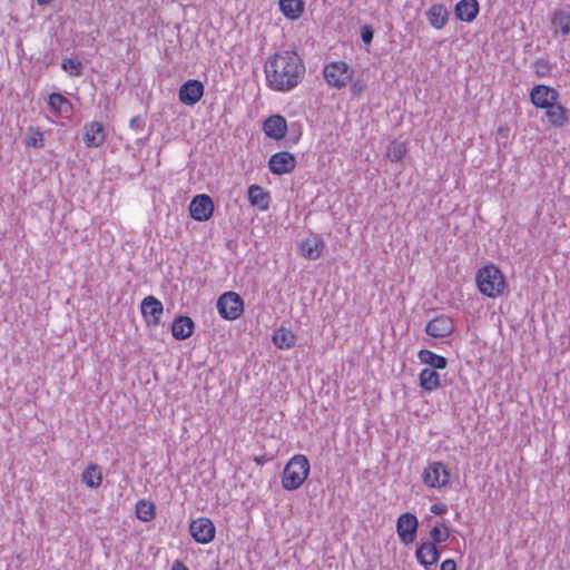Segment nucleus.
Instances as JSON below:
<instances>
[{
    "label": "nucleus",
    "mask_w": 570,
    "mask_h": 570,
    "mask_svg": "<svg viewBox=\"0 0 570 570\" xmlns=\"http://www.w3.org/2000/svg\"><path fill=\"white\" fill-rule=\"evenodd\" d=\"M305 66L295 51H283L269 57L265 62L268 86L277 91H289L304 77Z\"/></svg>",
    "instance_id": "obj_1"
},
{
    "label": "nucleus",
    "mask_w": 570,
    "mask_h": 570,
    "mask_svg": "<svg viewBox=\"0 0 570 570\" xmlns=\"http://www.w3.org/2000/svg\"><path fill=\"white\" fill-rule=\"evenodd\" d=\"M309 461L303 454L294 455L285 465L282 474V487L287 491L298 489L309 474Z\"/></svg>",
    "instance_id": "obj_2"
},
{
    "label": "nucleus",
    "mask_w": 570,
    "mask_h": 570,
    "mask_svg": "<svg viewBox=\"0 0 570 570\" xmlns=\"http://www.w3.org/2000/svg\"><path fill=\"white\" fill-rule=\"evenodd\" d=\"M476 284L483 295L497 297L503 293L505 279L497 266L487 265L478 271Z\"/></svg>",
    "instance_id": "obj_3"
},
{
    "label": "nucleus",
    "mask_w": 570,
    "mask_h": 570,
    "mask_svg": "<svg viewBox=\"0 0 570 570\" xmlns=\"http://www.w3.org/2000/svg\"><path fill=\"white\" fill-rule=\"evenodd\" d=\"M323 76L330 87L344 88L353 77V69L345 61L325 65Z\"/></svg>",
    "instance_id": "obj_4"
},
{
    "label": "nucleus",
    "mask_w": 570,
    "mask_h": 570,
    "mask_svg": "<svg viewBox=\"0 0 570 570\" xmlns=\"http://www.w3.org/2000/svg\"><path fill=\"white\" fill-rule=\"evenodd\" d=\"M217 309L224 320H237L244 312V301L235 292H225L217 299Z\"/></svg>",
    "instance_id": "obj_5"
},
{
    "label": "nucleus",
    "mask_w": 570,
    "mask_h": 570,
    "mask_svg": "<svg viewBox=\"0 0 570 570\" xmlns=\"http://www.w3.org/2000/svg\"><path fill=\"white\" fill-rule=\"evenodd\" d=\"M423 482L430 488H442L449 483L450 472L444 463L434 461L424 469Z\"/></svg>",
    "instance_id": "obj_6"
},
{
    "label": "nucleus",
    "mask_w": 570,
    "mask_h": 570,
    "mask_svg": "<svg viewBox=\"0 0 570 570\" xmlns=\"http://www.w3.org/2000/svg\"><path fill=\"white\" fill-rule=\"evenodd\" d=\"M419 520L415 514L405 512L396 521V533L404 544L412 543L417 533Z\"/></svg>",
    "instance_id": "obj_7"
},
{
    "label": "nucleus",
    "mask_w": 570,
    "mask_h": 570,
    "mask_svg": "<svg viewBox=\"0 0 570 570\" xmlns=\"http://www.w3.org/2000/svg\"><path fill=\"white\" fill-rule=\"evenodd\" d=\"M189 532L197 543L207 544L215 538L216 528L208 518H198L189 524Z\"/></svg>",
    "instance_id": "obj_8"
},
{
    "label": "nucleus",
    "mask_w": 570,
    "mask_h": 570,
    "mask_svg": "<svg viewBox=\"0 0 570 570\" xmlns=\"http://www.w3.org/2000/svg\"><path fill=\"white\" fill-rule=\"evenodd\" d=\"M560 98L558 90L546 85H535L530 91L531 104L539 109L551 107Z\"/></svg>",
    "instance_id": "obj_9"
},
{
    "label": "nucleus",
    "mask_w": 570,
    "mask_h": 570,
    "mask_svg": "<svg viewBox=\"0 0 570 570\" xmlns=\"http://www.w3.org/2000/svg\"><path fill=\"white\" fill-rule=\"evenodd\" d=\"M296 165V157L288 151H277L268 160L269 170L278 176L292 173Z\"/></svg>",
    "instance_id": "obj_10"
},
{
    "label": "nucleus",
    "mask_w": 570,
    "mask_h": 570,
    "mask_svg": "<svg viewBox=\"0 0 570 570\" xmlns=\"http://www.w3.org/2000/svg\"><path fill=\"white\" fill-rule=\"evenodd\" d=\"M214 203L206 194L195 196L189 204L191 218L197 222H206L213 216Z\"/></svg>",
    "instance_id": "obj_11"
},
{
    "label": "nucleus",
    "mask_w": 570,
    "mask_h": 570,
    "mask_svg": "<svg viewBox=\"0 0 570 570\" xmlns=\"http://www.w3.org/2000/svg\"><path fill=\"white\" fill-rule=\"evenodd\" d=\"M141 314L148 326H157L164 313L163 303L153 295L146 296L140 304Z\"/></svg>",
    "instance_id": "obj_12"
},
{
    "label": "nucleus",
    "mask_w": 570,
    "mask_h": 570,
    "mask_svg": "<svg viewBox=\"0 0 570 570\" xmlns=\"http://www.w3.org/2000/svg\"><path fill=\"white\" fill-rule=\"evenodd\" d=\"M204 85L197 79H190L184 82L178 91L180 102L186 106L196 105L204 96Z\"/></svg>",
    "instance_id": "obj_13"
},
{
    "label": "nucleus",
    "mask_w": 570,
    "mask_h": 570,
    "mask_svg": "<svg viewBox=\"0 0 570 570\" xmlns=\"http://www.w3.org/2000/svg\"><path fill=\"white\" fill-rule=\"evenodd\" d=\"M425 333L434 338H443L454 331V323L446 315H438L425 325Z\"/></svg>",
    "instance_id": "obj_14"
},
{
    "label": "nucleus",
    "mask_w": 570,
    "mask_h": 570,
    "mask_svg": "<svg viewBox=\"0 0 570 570\" xmlns=\"http://www.w3.org/2000/svg\"><path fill=\"white\" fill-rule=\"evenodd\" d=\"M325 248L324 239L314 233L304 238L299 244V253L304 258L315 261L321 257Z\"/></svg>",
    "instance_id": "obj_15"
},
{
    "label": "nucleus",
    "mask_w": 570,
    "mask_h": 570,
    "mask_svg": "<svg viewBox=\"0 0 570 570\" xmlns=\"http://www.w3.org/2000/svg\"><path fill=\"white\" fill-rule=\"evenodd\" d=\"M82 140L88 148L101 146L106 140L104 125L97 120L86 124L83 127Z\"/></svg>",
    "instance_id": "obj_16"
},
{
    "label": "nucleus",
    "mask_w": 570,
    "mask_h": 570,
    "mask_svg": "<svg viewBox=\"0 0 570 570\" xmlns=\"http://www.w3.org/2000/svg\"><path fill=\"white\" fill-rule=\"evenodd\" d=\"M263 130L268 138L281 140L287 132V121L281 115H272L264 121Z\"/></svg>",
    "instance_id": "obj_17"
},
{
    "label": "nucleus",
    "mask_w": 570,
    "mask_h": 570,
    "mask_svg": "<svg viewBox=\"0 0 570 570\" xmlns=\"http://www.w3.org/2000/svg\"><path fill=\"white\" fill-rule=\"evenodd\" d=\"M441 556V551L438 549L436 544L430 541H424L417 546L415 551V557L420 564L425 568L435 564Z\"/></svg>",
    "instance_id": "obj_18"
},
{
    "label": "nucleus",
    "mask_w": 570,
    "mask_h": 570,
    "mask_svg": "<svg viewBox=\"0 0 570 570\" xmlns=\"http://www.w3.org/2000/svg\"><path fill=\"white\" fill-rule=\"evenodd\" d=\"M569 109H567L558 101L551 104V107L546 108V116L548 118V121L552 127L556 128H563L569 124Z\"/></svg>",
    "instance_id": "obj_19"
},
{
    "label": "nucleus",
    "mask_w": 570,
    "mask_h": 570,
    "mask_svg": "<svg viewBox=\"0 0 570 570\" xmlns=\"http://www.w3.org/2000/svg\"><path fill=\"white\" fill-rule=\"evenodd\" d=\"M480 11L478 0H460L454 7L455 18L463 22L475 20Z\"/></svg>",
    "instance_id": "obj_20"
},
{
    "label": "nucleus",
    "mask_w": 570,
    "mask_h": 570,
    "mask_svg": "<svg viewBox=\"0 0 570 570\" xmlns=\"http://www.w3.org/2000/svg\"><path fill=\"white\" fill-rule=\"evenodd\" d=\"M195 330L194 321L186 315H178L171 324V334L178 341L190 337Z\"/></svg>",
    "instance_id": "obj_21"
},
{
    "label": "nucleus",
    "mask_w": 570,
    "mask_h": 570,
    "mask_svg": "<svg viewBox=\"0 0 570 570\" xmlns=\"http://www.w3.org/2000/svg\"><path fill=\"white\" fill-rule=\"evenodd\" d=\"M449 11L442 3L432 4L426 11L429 23L435 29H442L449 21Z\"/></svg>",
    "instance_id": "obj_22"
},
{
    "label": "nucleus",
    "mask_w": 570,
    "mask_h": 570,
    "mask_svg": "<svg viewBox=\"0 0 570 570\" xmlns=\"http://www.w3.org/2000/svg\"><path fill=\"white\" fill-rule=\"evenodd\" d=\"M279 11L289 20H297L305 10L303 0H278Z\"/></svg>",
    "instance_id": "obj_23"
},
{
    "label": "nucleus",
    "mask_w": 570,
    "mask_h": 570,
    "mask_svg": "<svg viewBox=\"0 0 570 570\" xmlns=\"http://www.w3.org/2000/svg\"><path fill=\"white\" fill-rule=\"evenodd\" d=\"M247 194L252 206L257 207L259 210L268 209L271 196L262 186L250 185Z\"/></svg>",
    "instance_id": "obj_24"
},
{
    "label": "nucleus",
    "mask_w": 570,
    "mask_h": 570,
    "mask_svg": "<svg viewBox=\"0 0 570 570\" xmlns=\"http://www.w3.org/2000/svg\"><path fill=\"white\" fill-rule=\"evenodd\" d=\"M421 363L429 365L432 370H443L448 366V358L435 354L430 350H421L417 353Z\"/></svg>",
    "instance_id": "obj_25"
},
{
    "label": "nucleus",
    "mask_w": 570,
    "mask_h": 570,
    "mask_svg": "<svg viewBox=\"0 0 570 570\" xmlns=\"http://www.w3.org/2000/svg\"><path fill=\"white\" fill-rule=\"evenodd\" d=\"M420 386L426 391L432 392L441 386L440 374L432 368H423L419 375Z\"/></svg>",
    "instance_id": "obj_26"
},
{
    "label": "nucleus",
    "mask_w": 570,
    "mask_h": 570,
    "mask_svg": "<svg viewBox=\"0 0 570 570\" xmlns=\"http://www.w3.org/2000/svg\"><path fill=\"white\" fill-rule=\"evenodd\" d=\"M81 480L88 488L97 489L100 487L102 475L99 466L95 463H90L82 472Z\"/></svg>",
    "instance_id": "obj_27"
},
{
    "label": "nucleus",
    "mask_w": 570,
    "mask_h": 570,
    "mask_svg": "<svg viewBox=\"0 0 570 570\" xmlns=\"http://www.w3.org/2000/svg\"><path fill=\"white\" fill-rule=\"evenodd\" d=\"M273 343L281 350L291 348L295 344V335L291 330L281 327L275 331L273 335Z\"/></svg>",
    "instance_id": "obj_28"
},
{
    "label": "nucleus",
    "mask_w": 570,
    "mask_h": 570,
    "mask_svg": "<svg viewBox=\"0 0 570 570\" xmlns=\"http://www.w3.org/2000/svg\"><path fill=\"white\" fill-rule=\"evenodd\" d=\"M136 515L141 521H151L156 517V507L153 502L139 500L136 504Z\"/></svg>",
    "instance_id": "obj_29"
},
{
    "label": "nucleus",
    "mask_w": 570,
    "mask_h": 570,
    "mask_svg": "<svg viewBox=\"0 0 570 570\" xmlns=\"http://www.w3.org/2000/svg\"><path fill=\"white\" fill-rule=\"evenodd\" d=\"M406 151H407V149H406V146L404 142L399 141V140H393L389 144V146L386 148V156L391 161L397 163L403 159Z\"/></svg>",
    "instance_id": "obj_30"
},
{
    "label": "nucleus",
    "mask_w": 570,
    "mask_h": 570,
    "mask_svg": "<svg viewBox=\"0 0 570 570\" xmlns=\"http://www.w3.org/2000/svg\"><path fill=\"white\" fill-rule=\"evenodd\" d=\"M48 104L51 109L59 112H67L71 109L70 101L59 92H52L49 95Z\"/></svg>",
    "instance_id": "obj_31"
},
{
    "label": "nucleus",
    "mask_w": 570,
    "mask_h": 570,
    "mask_svg": "<svg viewBox=\"0 0 570 570\" xmlns=\"http://www.w3.org/2000/svg\"><path fill=\"white\" fill-rule=\"evenodd\" d=\"M552 23L560 28L563 36H568L570 33V12L564 10L556 11L552 18Z\"/></svg>",
    "instance_id": "obj_32"
},
{
    "label": "nucleus",
    "mask_w": 570,
    "mask_h": 570,
    "mask_svg": "<svg viewBox=\"0 0 570 570\" xmlns=\"http://www.w3.org/2000/svg\"><path fill=\"white\" fill-rule=\"evenodd\" d=\"M430 537V542L434 544L443 543L450 538V530L444 523L436 524L431 529Z\"/></svg>",
    "instance_id": "obj_33"
},
{
    "label": "nucleus",
    "mask_w": 570,
    "mask_h": 570,
    "mask_svg": "<svg viewBox=\"0 0 570 570\" xmlns=\"http://www.w3.org/2000/svg\"><path fill=\"white\" fill-rule=\"evenodd\" d=\"M61 69L72 77H78L82 73V63L72 58H65L61 62Z\"/></svg>",
    "instance_id": "obj_34"
},
{
    "label": "nucleus",
    "mask_w": 570,
    "mask_h": 570,
    "mask_svg": "<svg viewBox=\"0 0 570 570\" xmlns=\"http://www.w3.org/2000/svg\"><path fill=\"white\" fill-rule=\"evenodd\" d=\"M534 72L538 77H547L550 75L552 65L547 59H538L533 63Z\"/></svg>",
    "instance_id": "obj_35"
},
{
    "label": "nucleus",
    "mask_w": 570,
    "mask_h": 570,
    "mask_svg": "<svg viewBox=\"0 0 570 570\" xmlns=\"http://www.w3.org/2000/svg\"><path fill=\"white\" fill-rule=\"evenodd\" d=\"M374 28L372 24H364L361 28V39L364 42V45L370 46L374 38Z\"/></svg>",
    "instance_id": "obj_36"
},
{
    "label": "nucleus",
    "mask_w": 570,
    "mask_h": 570,
    "mask_svg": "<svg viewBox=\"0 0 570 570\" xmlns=\"http://www.w3.org/2000/svg\"><path fill=\"white\" fill-rule=\"evenodd\" d=\"M26 145L28 147H33V148H41L43 147V136L40 131H36V135L32 136V137H27L26 138Z\"/></svg>",
    "instance_id": "obj_37"
},
{
    "label": "nucleus",
    "mask_w": 570,
    "mask_h": 570,
    "mask_svg": "<svg viewBox=\"0 0 570 570\" xmlns=\"http://www.w3.org/2000/svg\"><path fill=\"white\" fill-rule=\"evenodd\" d=\"M366 89V85L363 80H356L351 85L350 91L353 97L358 98L363 95Z\"/></svg>",
    "instance_id": "obj_38"
},
{
    "label": "nucleus",
    "mask_w": 570,
    "mask_h": 570,
    "mask_svg": "<svg viewBox=\"0 0 570 570\" xmlns=\"http://www.w3.org/2000/svg\"><path fill=\"white\" fill-rule=\"evenodd\" d=\"M289 135V140H292L293 144H296L302 136L301 125L292 124Z\"/></svg>",
    "instance_id": "obj_39"
},
{
    "label": "nucleus",
    "mask_w": 570,
    "mask_h": 570,
    "mask_svg": "<svg viewBox=\"0 0 570 570\" xmlns=\"http://www.w3.org/2000/svg\"><path fill=\"white\" fill-rule=\"evenodd\" d=\"M129 126L131 129H144L145 120L140 116H135L130 119Z\"/></svg>",
    "instance_id": "obj_40"
},
{
    "label": "nucleus",
    "mask_w": 570,
    "mask_h": 570,
    "mask_svg": "<svg viewBox=\"0 0 570 570\" xmlns=\"http://www.w3.org/2000/svg\"><path fill=\"white\" fill-rule=\"evenodd\" d=\"M430 511L436 515L444 514L448 511V505L444 503H435L430 508Z\"/></svg>",
    "instance_id": "obj_41"
},
{
    "label": "nucleus",
    "mask_w": 570,
    "mask_h": 570,
    "mask_svg": "<svg viewBox=\"0 0 570 570\" xmlns=\"http://www.w3.org/2000/svg\"><path fill=\"white\" fill-rule=\"evenodd\" d=\"M456 569H458L456 563L453 559H446L440 566V570H456Z\"/></svg>",
    "instance_id": "obj_42"
},
{
    "label": "nucleus",
    "mask_w": 570,
    "mask_h": 570,
    "mask_svg": "<svg viewBox=\"0 0 570 570\" xmlns=\"http://www.w3.org/2000/svg\"><path fill=\"white\" fill-rule=\"evenodd\" d=\"M171 570H188V568L180 560H175Z\"/></svg>",
    "instance_id": "obj_43"
},
{
    "label": "nucleus",
    "mask_w": 570,
    "mask_h": 570,
    "mask_svg": "<svg viewBox=\"0 0 570 570\" xmlns=\"http://www.w3.org/2000/svg\"><path fill=\"white\" fill-rule=\"evenodd\" d=\"M267 460L268 459L266 455H261V456L255 458V462L257 465H263Z\"/></svg>",
    "instance_id": "obj_44"
},
{
    "label": "nucleus",
    "mask_w": 570,
    "mask_h": 570,
    "mask_svg": "<svg viewBox=\"0 0 570 570\" xmlns=\"http://www.w3.org/2000/svg\"><path fill=\"white\" fill-rule=\"evenodd\" d=\"M40 6L50 3L52 0H37Z\"/></svg>",
    "instance_id": "obj_45"
}]
</instances>
